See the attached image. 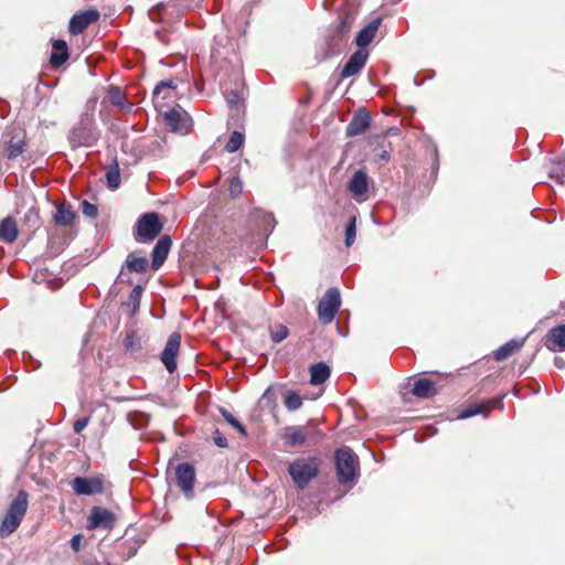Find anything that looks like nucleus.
Wrapping results in <instances>:
<instances>
[{"mask_svg":"<svg viewBox=\"0 0 565 565\" xmlns=\"http://www.w3.org/2000/svg\"><path fill=\"white\" fill-rule=\"evenodd\" d=\"M371 122L370 113L365 108L356 110L351 121L347 126L345 134L348 137H354L363 134Z\"/></svg>","mask_w":565,"mask_h":565,"instance_id":"obj_15","label":"nucleus"},{"mask_svg":"<svg viewBox=\"0 0 565 565\" xmlns=\"http://www.w3.org/2000/svg\"><path fill=\"white\" fill-rule=\"evenodd\" d=\"M172 245L171 237L163 235L159 238L151 253V267L158 270L166 262Z\"/></svg>","mask_w":565,"mask_h":565,"instance_id":"obj_17","label":"nucleus"},{"mask_svg":"<svg viewBox=\"0 0 565 565\" xmlns=\"http://www.w3.org/2000/svg\"><path fill=\"white\" fill-rule=\"evenodd\" d=\"M524 342H525V338L512 339V340L508 341L507 343H504L503 345H501L500 348H498L494 351V353H493L494 359L497 361L507 360L508 358H510L511 355L516 353L524 345Z\"/></svg>","mask_w":565,"mask_h":565,"instance_id":"obj_24","label":"nucleus"},{"mask_svg":"<svg viewBox=\"0 0 565 565\" xmlns=\"http://www.w3.org/2000/svg\"><path fill=\"white\" fill-rule=\"evenodd\" d=\"M317 437V439H321L323 434L320 431L309 433L303 426H296L288 428L285 434L286 443L291 446H301L303 445L310 437Z\"/></svg>","mask_w":565,"mask_h":565,"instance_id":"obj_19","label":"nucleus"},{"mask_svg":"<svg viewBox=\"0 0 565 565\" xmlns=\"http://www.w3.org/2000/svg\"><path fill=\"white\" fill-rule=\"evenodd\" d=\"M147 268L148 259L145 256H138L136 253H130L127 256L117 279L120 282L131 284V280L129 278H126L125 270H127L128 273L143 274L147 271Z\"/></svg>","mask_w":565,"mask_h":565,"instance_id":"obj_13","label":"nucleus"},{"mask_svg":"<svg viewBox=\"0 0 565 565\" xmlns=\"http://www.w3.org/2000/svg\"><path fill=\"white\" fill-rule=\"evenodd\" d=\"M381 24V19H374L369 24H366L364 28H362L356 38H355V44L359 46V49L363 50L366 45H369L373 39L376 35V32L379 30V26Z\"/></svg>","mask_w":565,"mask_h":565,"instance_id":"obj_22","label":"nucleus"},{"mask_svg":"<svg viewBox=\"0 0 565 565\" xmlns=\"http://www.w3.org/2000/svg\"><path fill=\"white\" fill-rule=\"evenodd\" d=\"M175 88H177V84L173 79L161 81L156 85V87L153 89V95L158 96L162 92V89H175Z\"/></svg>","mask_w":565,"mask_h":565,"instance_id":"obj_43","label":"nucleus"},{"mask_svg":"<svg viewBox=\"0 0 565 565\" xmlns=\"http://www.w3.org/2000/svg\"><path fill=\"white\" fill-rule=\"evenodd\" d=\"M348 190L356 202H365L370 198V178L367 173L364 170L355 171L348 183Z\"/></svg>","mask_w":565,"mask_h":565,"instance_id":"obj_10","label":"nucleus"},{"mask_svg":"<svg viewBox=\"0 0 565 565\" xmlns=\"http://www.w3.org/2000/svg\"><path fill=\"white\" fill-rule=\"evenodd\" d=\"M223 418L231 425L233 426L234 428H236L238 430V433L243 436H247V431L245 429V427L241 424V422L234 417L227 409L225 408H221L220 409Z\"/></svg>","mask_w":565,"mask_h":565,"instance_id":"obj_37","label":"nucleus"},{"mask_svg":"<svg viewBox=\"0 0 565 565\" xmlns=\"http://www.w3.org/2000/svg\"><path fill=\"white\" fill-rule=\"evenodd\" d=\"M554 365H555L558 370H563V369H565V360H564L563 358L555 356V359H554Z\"/></svg>","mask_w":565,"mask_h":565,"instance_id":"obj_51","label":"nucleus"},{"mask_svg":"<svg viewBox=\"0 0 565 565\" xmlns=\"http://www.w3.org/2000/svg\"><path fill=\"white\" fill-rule=\"evenodd\" d=\"M310 383L312 385H320L330 377V367L324 362H318L310 366Z\"/></svg>","mask_w":565,"mask_h":565,"instance_id":"obj_27","label":"nucleus"},{"mask_svg":"<svg viewBox=\"0 0 565 565\" xmlns=\"http://www.w3.org/2000/svg\"><path fill=\"white\" fill-rule=\"evenodd\" d=\"M380 159H381V160H384V161H387V160L390 159V153H388V151L383 150V151L381 152V154H380Z\"/></svg>","mask_w":565,"mask_h":565,"instance_id":"obj_53","label":"nucleus"},{"mask_svg":"<svg viewBox=\"0 0 565 565\" xmlns=\"http://www.w3.org/2000/svg\"><path fill=\"white\" fill-rule=\"evenodd\" d=\"M544 345L553 352L565 351V324L552 328L545 338Z\"/></svg>","mask_w":565,"mask_h":565,"instance_id":"obj_21","label":"nucleus"},{"mask_svg":"<svg viewBox=\"0 0 565 565\" xmlns=\"http://www.w3.org/2000/svg\"><path fill=\"white\" fill-rule=\"evenodd\" d=\"M262 399L273 402L275 399V392L273 387H267L263 393Z\"/></svg>","mask_w":565,"mask_h":565,"instance_id":"obj_49","label":"nucleus"},{"mask_svg":"<svg viewBox=\"0 0 565 565\" xmlns=\"http://www.w3.org/2000/svg\"><path fill=\"white\" fill-rule=\"evenodd\" d=\"M89 521L90 527L111 529L115 525L116 518L109 510L94 507L90 511Z\"/></svg>","mask_w":565,"mask_h":565,"instance_id":"obj_20","label":"nucleus"},{"mask_svg":"<svg viewBox=\"0 0 565 565\" xmlns=\"http://www.w3.org/2000/svg\"><path fill=\"white\" fill-rule=\"evenodd\" d=\"M24 224L28 226L30 231H34L40 227L41 220L39 214V209L35 205H32L24 214L23 217Z\"/></svg>","mask_w":565,"mask_h":565,"instance_id":"obj_32","label":"nucleus"},{"mask_svg":"<svg viewBox=\"0 0 565 565\" xmlns=\"http://www.w3.org/2000/svg\"><path fill=\"white\" fill-rule=\"evenodd\" d=\"M166 124L171 131L180 135H186L192 129L191 116L180 106L171 108L164 114Z\"/></svg>","mask_w":565,"mask_h":565,"instance_id":"obj_7","label":"nucleus"},{"mask_svg":"<svg viewBox=\"0 0 565 565\" xmlns=\"http://www.w3.org/2000/svg\"><path fill=\"white\" fill-rule=\"evenodd\" d=\"M107 185L110 189H117L120 184V171L117 161H114L106 171Z\"/></svg>","mask_w":565,"mask_h":565,"instance_id":"obj_33","label":"nucleus"},{"mask_svg":"<svg viewBox=\"0 0 565 565\" xmlns=\"http://www.w3.org/2000/svg\"><path fill=\"white\" fill-rule=\"evenodd\" d=\"M228 191L233 198H236L243 193V182L239 177H233L231 179Z\"/></svg>","mask_w":565,"mask_h":565,"instance_id":"obj_41","label":"nucleus"},{"mask_svg":"<svg viewBox=\"0 0 565 565\" xmlns=\"http://www.w3.org/2000/svg\"><path fill=\"white\" fill-rule=\"evenodd\" d=\"M288 334H289V331H288L287 327L279 326L277 328V330L271 332V340L275 343H279L282 340H285L288 337Z\"/></svg>","mask_w":565,"mask_h":565,"instance_id":"obj_44","label":"nucleus"},{"mask_svg":"<svg viewBox=\"0 0 565 565\" xmlns=\"http://www.w3.org/2000/svg\"><path fill=\"white\" fill-rule=\"evenodd\" d=\"M264 222H265L266 224L271 225V227H274L275 220H274V217H273V215H271V214H266V215H264Z\"/></svg>","mask_w":565,"mask_h":565,"instance_id":"obj_52","label":"nucleus"},{"mask_svg":"<svg viewBox=\"0 0 565 565\" xmlns=\"http://www.w3.org/2000/svg\"><path fill=\"white\" fill-rule=\"evenodd\" d=\"M81 541H82V535L81 534H76L74 535L71 541H70V544H71V547L77 552L79 551V547H81Z\"/></svg>","mask_w":565,"mask_h":565,"instance_id":"obj_48","label":"nucleus"},{"mask_svg":"<svg viewBox=\"0 0 565 565\" xmlns=\"http://www.w3.org/2000/svg\"><path fill=\"white\" fill-rule=\"evenodd\" d=\"M177 484L183 494L191 499L193 497V487L195 481V470L191 463L182 462L175 467Z\"/></svg>","mask_w":565,"mask_h":565,"instance_id":"obj_11","label":"nucleus"},{"mask_svg":"<svg viewBox=\"0 0 565 565\" xmlns=\"http://www.w3.org/2000/svg\"><path fill=\"white\" fill-rule=\"evenodd\" d=\"M353 25V18L349 14L342 17L337 24V26L332 30L335 33H339L343 36H349V32Z\"/></svg>","mask_w":565,"mask_h":565,"instance_id":"obj_35","label":"nucleus"},{"mask_svg":"<svg viewBox=\"0 0 565 565\" xmlns=\"http://www.w3.org/2000/svg\"><path fill=\"white\" fill-rule=\"evenodd\" d=\"M138 552V545L136 543H130L125 546V552H122V558L124 559H130L134 557Z\"/></svg>","mask_w":565,"mask_h":565,"instance_id":"obj_45","label":"nucleus"},{"mask_svg":"<svg viewBox=\"0 0 565 565\" xmlns=\"http://www.w3.org/2000/svg\"><path fill=\"white\" fill-rule=\"evenodd\" d=\"M243 142L244 136L238 131H233L225 145V149L227 152H235L243 146Z\"/></svg>","mask_w":565,"mask_h":565,"instance_id":"obj_34","label":"nucleus"},{"mask_svg":"<svg viewBox=\"0 0 565 565\" xmlns=\"http://www.w3.org/2000/svg\"><path fill=\"white\" fill-rule=\"evenodd\" d=\"M335 471L340 483L355 481L359 470L358 456L349 447H341L334 452Z\"/></svg>","mask_w":565,"mask_h":565,"instance_id":"obj_4","label":"nucleus"},{"mask_svg":"<svg viewBox=\"0 0 565 565\" xmlns=\"http://www.w3.org/2000/svg\"><path fill=\"white\" fill-rule=\"evenodd\" d=\"M143 337L138 331H130L126 334L124 348L127 352L138 353L142 350Z\"/></svg>","mask_w":565,"mask_h":565,"instance_id":"obj_30","label":"nucleus"},{"mask_svg":"<svg viewBox=\"0 0 565 565\" xmlns=\"http://www.w3.org/2000/svg\"><path fill=\"white\" fill-rule=\"evenodd\" d=\"M75 217L76 214L72 210V206L70 204L61 203L56 205V211L53 215V220L57 225L71 226Z\"/></svg>","mask_w":565,"mask_h":565,"instance_id":"obj_26","label":"nucleus"},{"mask_svg":"<svg viewBox=\"0 0 565 565\" xmlns=\"http://www.w3.org/2000/svg\"><path fill=\"white\" fill-rule=\"evenodd\" d=\"M551 179L556 180L561 185H565V160L557 162V164L548 172Z\"/></svg>","mask_w":565,"mask_h":565,"instance_id":"obj_36","label":"nucleus"},{"mask_svg":"<svg viewBox=\"0 0 565 565\" xmlns=\"http://www.w3.org/2000/svg\"><path fill=\"white\" fill-rule=\"evenodd\" d=\"M142 290V287L140 285H137L134 287L129 295V305L132 306V313L139 310Z\"/></svg>","mask_w":565,"mask_h":565,"instance_id":"obj_39","label":"nucleus"},{"mask_svg":"<svg viewBox=\"0 0 565 565\" xmlns=\"http://www.w3.org/2000/svg\"><path fill=\"white\" fill-rule=\"evenodd\" d=\"M72 489L77 495L102 494L104 481L99 477H76L72 481Z\"/></svg>","mask_w":565,"mask_h":565,"instance_id":"obj_12","label":"nucleus"},{"mask_svg":"<svg viewBox=\"0 0 565 565\" xmlns=\"http://www.w3.org/2000/svg\"><path fill=\"white\" fill-rule=\"evenodd\" d=\"M108 98L111 105L125 108L128 113L132 108V105L127 102L125 94L118 86L110 85L108 87Z\"/></svg>","mask_w":565,"mask_h":565,"instance_id":"obj_29","label":"nucleus"},{"mask_svg":"<svg viewBox=\"0 0 565 565\" xmlns=\"http://www.w3.org/2000/svg\"><path fill=\"white\" fill-rule=\"evenodd\" d=\"M52 47L53 51L50 56V63L54 67L62 66L70 57L66 42L64 40H55Z\"/></svg>","mask_w":565,"mask_h":565,"instance_id":"obj_25","label":"nucleus"},{"mask_svg":"<svg viewBox=\"0 0 565 565\" xmlns=\"http://www.w3.org/2000/svg\"><path fill=\"white\" fill-rule=\"evenodd\" d=\"M238 95L235 92H231V94L227 96V102L231 106H234L237 104Z\"/></svg>","mask_w":565,"mask_h":565,"instance_id":"obj_50","label":"nucleus"},{"mask_svg":"<svg viewBox=\"0 0 565 565\" xmlns=\"http://www.w3.org/2000/svg\"><path fill=\"white\" fill-rule=\"evenodd\" d=\"M98 18L99 12L97 10H86L76 13L70 20L68 31L74 35L81 34L90 23L97 21Z\"/></svg>","mask_w":565,"mask_h":565,"instance_id":"obj_14","label":"nucleus"},{"mask_svg":"<svg viewBox=\"0 0 565 565\" xmlns=\"http://www.w3.org/2000/svg\"><path fill=\"white\" fill-rule=\"evenodd\" d=\"M349 36L330 31L327 35L321 52L317 53V60L324 62L331 57L340 55L347 47Z\"/></svg>","mask_w":565,"mask_h":565,"instance_id":"obj_8","label":"nucleus"},{"mask_svg":"<svg viewBox=\"0 0 565 565\" xmlns=\"http://www.w3.org/2000/svg\"><path fill=\"white\" fill-rule=\"evenodd\" d=\"M82 212L85 216L95 218L98 214V209L95 204H92L88 201H83L82 202Z\"/></svg>","mask_w":565,"mask_h":565,"instance_id":"obj_42","label":"nucleus"},{"mask_svg":"<svg viewBox=\"0 0 565 565\" xmlns=\"http://www.w3.org/2000/svg\"><path fill=\"white\" fill-rule=\"evenodd\" d=\"M17 223L12 217H6L0 224V238L6 243H13L18 237Z\"/></svg>","mask_w":565,"mask_h":565,"instance_id":"obj_28","label":"nucleus"},{"mask_svg":"<svg viewBox=\"0 0 565 565\" xmlns=\"http://www.w3.org/2000/svg\"><path fill=\"white\" fill-rule=\"evenodd\" d=\"M320 460L317 457L295 459L288 467V472L296 487L305 489L318 476Z\"/></svg>","mask_w":565,"mask_h":565,"instance_id":"obj_3","label":"nucleus"},{"mask_svg":"<svg viewBox=\"0 0 565 565\" xmlns=\"http://www.w3.org/2000/svg\"><path fill=\"white\" fill-rule=\"evenodd\" d=\"M95 105L96 99L88 100L78 122L70 130L67 138L72 148L90 147L99 139L100 131L94 118Z\"/></svg>","mask_w":565,"mask_h":565,"instance_id":"obj_1","label":"nucleus"},{"mask_svg":"<svg viewBox=\"0 0 565 565\" xmlns=\"http://www.w3.org/2000/svg\"><path fill=\"white\" fill-rule=\"evenodd\" d=\"M213 440H214V444L221 448H224L227 446V439L226 437H224L220 431L218 429H216L214 431V435H213Z\"/></svg>","mask_w":565,"mask_h":565,"instance_id":"obj_47","label":"nucleus"},{"mask_svg":"<svg viewBox=\"0 0 565 565\" xmlns=\"http://www.w3.org/2000/svg\"><path fill=\"white\" fill-rule=\"evenodd\" d=\"M24 151V142L22 140L18 142H10L7 148V157L9 159H15Z\"/></svg>","mask_w":565,"mask_h":565,"instance_id":"obj_40","label":"nucleus"},{"mask_svg":"<svg viewBox=\"0 0 565 565\" xmlns=\"http://www.w3.org/2000/svg\"><path fill=\"white\" fill-rule=\"evenodd\" d=\"M502 398L503 397L500 396V397L483 401L479 404L469 405L459 414L458 418L466 419V418H470V417L479 415V414H482L483 416L487 417L489 411L492 407H494L495 405H499L500 408L503 407Z\"/></svg>","mask_w":565,"mask_h":565,"instance_id":"obj_18","label":"nucleus"},{"mask_svg":"<svg viewBox=\"0 0 565 565\" xmlns=\"http://www.w3.org/2000/svg\"><path fill=\"white\" fill-rule=\"evenodd\" d=\"M369 57V53L365 50L359 49L355 51L345 63L341 71V77L348 78L356 75L364 67Z\"/></svg>","mask_w":565,"mask_h":565,"instance_id":"obj_16","label":"nucleus"},{"mask_svg":"<svg viewBox=\"0 0 565 565\" xmlns=\"http://www.w3.org/2000/svg\"><path fill=\"white\" fill-rule=\"evenodd\" d=\"M28 492L20 490L12 500L0 525L1 537H8L19 527L28 510Z\"/></svg>","mask_w":565,"mask_h":565,"instance_id":"obj_2","label":"nucleus"},{"mask_svg":"<svg viewBox=\"0 0 565 565\" xmlns=\"http://www.w3.org/2000/svg\"><path fill=\"white\" fill-rule=\"evenodd\" d=\"M356 235V217L352 216L345 228V245L350 247L354 241Z\"/></svg>","mask_w":565,"mask_h":565,"instance_id":"obj_38","label":"nucleus"},{"mask_svg":"<svg viewBox=\"0 0 565 565\" xmlns=\"http://www.w3.org/2000/svg\"><path fill=\"white\" fill-rule=\"evenodd\" d=\"M88 423H89V417H83V418L77 419L73 425L74 431L76 434L82 433L87 427Z\"/></svg>","mask_w":565,"mask_h":565,"instance_id":"obj_46","label":"nucleus"},{"mask_svg":"<svg viewBox=\"0 0 565 565\" xmlns=\"http://www.w3.org/2000/svg\"><path fill=\"white\" fill-rule=\"evenodd\" d=\"M162 231V223L159 220L157 213H145L142 214L134 231V237L138 243H149L153 241Z\"/></svg>","mask_w":565,"mask_h":565,"instance_id":"obj_5","label":"nucleus"},{"mask_svg":"<svg viewBox=\"0 0 565 565\" xmlns=\"http://www.w3.org/2000/svg\"><path fill=\"white\" fill-rule=\"evenodd\" d=\"M412 393L417 398H430L437 394V390L433 381L420 377L414 382Z\"/></svg>","mask_w":565,"mask_h":565,"instance_id":"obj_23","label":"nucleus"},{"mask_svg":"<svg viewBox=\"0 0 565 565\" xmlns=\"http://www.w3.org/2000/svg\"><path fill=\"white\" fill-rule=\"evenodd\" d=\"M284 404L289 412H296L302 406V397L294 390H287L284 395Z\"/></svg>","mask_w":565,"mask_h":565,"instance_id":"obj_31","label":"nucleus"},{"mask_svg":"<svg viewBox=\"0 0 565 565\" xmlns=\"http://www.w3.org/2000/svg\"><path fill=\"white\" fill-rule=\"evenodd\" d=\"M341 306V296L337 287L329 288L318 303L319 321L327 326L330 324Z\"/></svg>","mask_w":565,"mask_h":565,"instance_id":"obj_6","label":"nucleus"},{"mask_svg":"<svg viewBox=\"0 0 565 565\" xmlns=\"http://www.w3.org/2000/svg\"><path fill=\"white\" fill-rule=\"evenodd\" d=\"M180 333L173 332L169 335L164 349L160 354V360L169 373H173L177 370V356L180 350Z\"/></svg>","mask_w":565,"mask_h":565,"instance_id":"obj_9","label":"nucleus"}]
</instances>
